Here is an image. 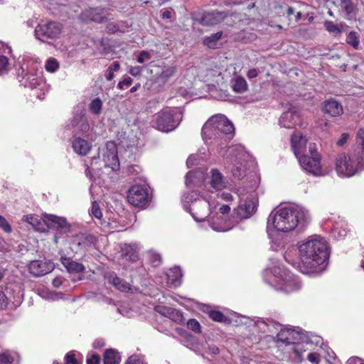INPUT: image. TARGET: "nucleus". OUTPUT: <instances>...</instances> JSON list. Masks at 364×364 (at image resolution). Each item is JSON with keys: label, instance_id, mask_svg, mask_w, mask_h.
<instances>
[{"label": "nucleus", "instance_id": "nucleus-51", "mask_svg": "<svg viewBox=\"0 0 364 364\" xmlns=\"http://www.w3.org/2000/svg\"><path fill=\"white\" fill-rule=\"evenodd\" d=\"M45 68L49 73H55L59 68V63L56 59L50 58L46 63Z\"/></svg>", "mask_w": 364, "mask_h": 364}, {"label": "nucleus", "instance_id": "nucleus-57", "mask_svg": "<svg viewBox=\"0 0 364 364\" xmlns=\"http://www.w3.org/2000/svg\"><path fill=\"white\" fill-rule=\"evenodd\" d=\"M65 362L66 364H80L75 358L73 352H68L65 356Z\"/></svg>", "mask_w": 364, "mask_h": 364}, {"label": "nucleus", "instance_id": "nucleus-55", "mask_svg": "<svg viewBox=\"0 0 364 364\" xmlns=\"http://www.w3.org/2000/svg\"><path fill=\"white\" fill-rule=\"evenodd\" d=\"M187 327L188 329L193 331L195 333L200 332V324L196 319H190L187 322Z\"/></svg>", "mask_w": 364, "mask_h": 364}, {"label": "nucleus", "instance_id": "nucleus-31", "mask_svg": "<svg viewBox=\"0 0 364 364\" xmlns=\"http://www.w3.org/2000/svg\"><path fill=\"white\" fill-rule=\"evenodd\" d=\"M323 111L332 117H337L343 114V109L339 102L329 99L323 102Z\"/></svg>", "mask_w": 364, "mask_h": 364}, {"label": "nucleus", "instance_id": "nucleus-41", "mask_svg": "<svg viewBox=\"0 0 364 364\" xmlns=\"http://www.w3.org/2000/svg\"><path fill=\"white\" fill-rule=\"evenodd\" d=\"M247 83L241 76H236L231 81V87L236 93H243L247 90Z\"/></svg>", "mask_w": 364, "mask_h": 364}, {"label": "nucleus", "instance_id": "nucleus-15", "mask_svg": "<svg viewBox=\"0 0 364 364\" xmlns=\"http://www.w3.org/2000/svg\"><path fill=\"white\" fill-rule=\"evenodd\" d=\"M150 200V191L146 185L135 184L127 191V200L134 207L144 208Z\"/></svg>", "mask_w": 364, "mask_h": 364}, {"label": "nucleus", "instance_id": "nucleus-38", "mask_svg": "<svg viewBox=\"0 0 364 364\" xmlns=\"http://www.w3.org/2000/svg\"><path fill=\"white\" fill-rule=\"evenodd\" d=\"M20 358L18 353L9 350L0 353V364H19Z\"/></svg>", "mask_w": 364, "mask_h": 364}, {"label": "nucleus", "instance_id": "nucleus-5", "mask_svg": "<svg viewBox=\"0 0 364 364\" xmlns=\"http://www.w3.org/2000/svg\"><path fill=\"white\" fill-rule=\"evenodd\" d=\"M335 169L341 178H350L364 170V128L357 132V145L348 153L337 155Z\"/></svg>", "mask_w": 364, "mask_h": 364}, {"label": "nucleus", "instance_id": "nucleus-39", "mask_svg": "<svg viewBox=\"0 0 364 364\" xmlns=\"http://www.w3.org/2000/svg\"><path fill=\"white\" fill-rule=\"evenodd\" d=\"M129 27V24L127 21H119L117 23L110 22L106 26V31L110 34L117 32L124 33Z\"/></svg>", "mask_w": 364, "mask_h": 364}, {"label": "nucleus", "instance_id": "nucleus-35", "mask_svg": "<svg viewBox=\"0 0 364 364\" xmlns=\"http://www.w3.org/2000/svg\"><path fill=\"white\" fill-rule=\"evenodd\" d=\"M26 220L36 231L43 232L47 230V224L46 223V215L43 219L36 215H29L26 216Z\"/></svg>", "mask_w": 364, "mask_h": 364}, {"label": "nucleus", "instance_id": "nucleus-14", "mask_svg": "<svg viewBox=\"0 0 364 364\" xmlns=\"http://www.w3.org/2000/svg\"><path fill=\"white\" fill-rule=\"evenodd\" d=\"M321 338L306 333L301 339L291 345V349L299 362L305 359L306 353L314 350L315 346L321 343Z\"/></svg>", "mask_w": 364, "mask_h": 364}, {"label": "nucleus", "instance_id": "nucleus-53", "mask_svg": "<svg viewBox=\"0 0 364 364\" xmlns=\"http://www.w3.org/2000/svg\"><path fill=\"white\" fill-rule=\"evenodd\" d=\"M90 215L98 220H100L102 217V213L100 210V205L95 201H94L92 204Z\"/></svg>", "mask_w": 364, "mask_h": 364}, {"label": "nucleus", "instance_id": "nucleus-58", "mask_svg": "<svg viewBox=\"0 0 364 364\" xmlns=\"http://www.w3.org/2000/svg\"><path fill=\"white\" fill-rule=\"evenodd\" d=\"M132 82L133 80L130 77H127L118 82L117 88L119 90H124L125 87L130 86L132 84Z\"/></svg>", "mask_w": 364, "mask_h": 364}, {"label": "nucleus", "instance_id": "nucleus-6", "mask_svg": "<svg viewBox=\"0 0 364 364\" xmlns=\"http://www.w3.org/2000/svg\"><path fill=\"white\" fill-rule=\"evenodd\" d=\"M264 280L276 290L289 294L301 288L299 279L277 262H272V267H267L263 274Z\"/></svg>", "mask_w": 364, "mask_h": 364}, {"label": "nucleus", "instance_id": "nucleus-34", "mask_svg": "<svg viewBox=\"0 0 364 364\" xmlns=\"http://www.w3.org/2000/svg\"><path fill=\"white\" fill-rule=\"evenodd\" d=\"M60 261L63 267L70 273H82L85 269L82 264L73 261L70 257L62 256Z\"/></svg>", "mask_w": 364, "mask_h": 364}, {"label": "nucleus", "instance_id": "nucleus-50", "mask_svg": "<svg viewBox=\"0 0 364 364\" xmlns=\"http://www.w3.org/2000/svg\"><path fill=\"white\" fill-rule=\"evenodd\" d=\"M346 42L353 48L358 49L360 41L357 33L355 31H350L346 37Z\"/></svg>", "mask_w": 364, "mask_h": 364}, {"label": "nucleus", "instance_id": "nucleus-9", "mask_svg": "<svg viewBox=\"0 0 364 364\" xmlns=\"http://www.w3.org/2000/svg\"><path fill=\"white\" fill-rule=\"evenodd\" d=\"M118 262L123 269L132 272L131 278L144 276L146 274L143 262L139 259V247L136 244H124L122 247Z\"/></svg>", "mask_w": 364, "mask_h": 364}, {"label": "nucleus", "instance_id": "nucleus-3", "mask_svg": "<svg viewBox=\"0 0 364 364\" xmlns=\"http://www.w3.org/2000/svg\"><path fill=\"white\" fill-rule=\"evenodd\" d=\"M308 210L298 205L279 206L268 216L267 230L279 232H290L295 230H303L309 223Z\"/></svg>", "mask_w": 364, "mask_h": 364}, {"label": "nucleus", "instance_id": "nucleus-8", "mask_svg": "<svg viewBox=\"0 0 364 364\" xmlns=\"http://www.w3.org/2000/svg\"><path fill=\"white\" fill-rule=\"evenodd\" d=\"M91 167L87 166L85 169V175L90 181L93 180V166L96 169H110L112 172H116L119 169V161L117 155V149L114 141H107L102 149V159L93 157L91 159Z\"/></svg>", "mask_w": 364, "mask_h": 364}, {"label": "nucleus", "instance_id": "nucleus-33", "mask_svg": "<svg viewBox=\"0 0 364 364\" xmlns=\"http://www.w3.org/2000/svg\"><path fill=\"white\" fill-rule=\"evenodd\" d=\"M167 284L170 287H178L182 283L183 274L179 267L170 268L166 273Z\"/></svg>", "mask_w": 364, "mask_h": 364}, {"label": "nucleus", "instance_id": "nucleus-54", "mask_svg": "<svg viewBox=\"0 0 364 364\" xmlns=\"http://www.w3.org/2000/svg\"><path fill=\"white\" fill-rule=\"evenodd\" d=\"M305 358L313 364H318L320 363V355L318 352L311 350L306 353Z\"/></svg>", "mask_w": 364, "mask_h": 364}, {"label": "nucleus", "instance_id": "nucleus-60", "mask_svg": "<svg viewBox=\"0 0 364 364\" xmlns=\"http://www.w3.org/2000/svg\"><path fill=\"white\" fill-rule=\"evenodd\" d=\"M142 71V67L140 66H131L128 70L129 73L132 76H138Z\"/></svg>", "mask_w": 364, "mask_h": 364}, {"label": "nucleus", "instance_id": "nucleus-43", "mask_svg": "<svg viewBox=\"0 0 364 364\" xmlns=\"http://www.w3.org/2000/svg\"><path fill=\"white\" fill-rule=\"evenodd\" d=\"M345 26V23H334L331 21H326L324 22V27L326 30L330 33L331 34L336 36L339 35L343 30V26Z\"/></svg>", "mask_w": 364, "mask_h": 364}, {"label": "nucleus", "instance_id": "nucleus-49", "mask_svg": "<svg viewBox=\"0 0 364 364\" xmlns=\"http://www.w3.org/2000/svg\"><path fill=\"white\" fill-rule=\"evenodd\" d=\"M147 257L149 262L154 267H157L161 263V255L153 250L149 251L147 252Z\"/></svg>", "mask_w": 364, "mask_h": 364}, {"label": "nucleus", "instance_id": "nucleus-37", "mask_svg": "<svg viewBox=\"0 0 364 364\" xmlns=\"http://www.w3.org/2000/svg\"><path fill=\"white\" fill-rule=\"evenodd\" d=\"M93 237L92 236H85L84 235H76L72 240V248L79 247V250H86L92 243Z\"/></svg>", "mask_w": 364, "mask_h": 364}, {"label": "nucleus", "instance_id": "nucleus-18", "mask_svg": "<svg viewBox=\"0 0 364 364\" xmlns=\"http://www.w3.org/2000/svg\"><path fill=\"white\" fill-rule=\"evenodd\" d=\"M306 332L301 328H284L280 325L277 334V342H280L287 346H291L296 341L301 339V336Z\"/></svg>", "mask_w": 364, "mask_h": 364}, {"label": "nucleus", "instance_id": "nucleus-22", "mask_svg": "<svg viewBox=\"0 0 364 364\" xmlns=\"http://www.w3.org/2000/svg\"><path fill=\"white\" fill-rule=\"evenodd\" d=\"M291 146L298 160L308 153L307 139L300 133H294L291 136Z\"/></svg>", "mask_w": 364, "mask_h": 364}, {"label": "nucleus", "instance_id": "nucleus-61", "mask_svg": "<svg viewBox=\"0 0 364 364\" xmlns=\"http://www.w3.org/2000/svg\"><path fill=\"white\" fill-rule=\"evenodd\" d=\"M349 138V134L348 133H343L341 137L336 141V144L338 146H343L348 141Z\"/></svg>", "mask_w": 364, "mask_h": 364}, {"label": "nucleus", "instance_id": "nucleus-29", "mask_svg": "<svg viewBox=\"0 0 364 364\" xmlns=\"http://www.w3.org/2000/svg\"><path fill=\"white\" fill-rule=\"evenodd\" d=\"M71 144L74 152L80 156H86L92 146L90 141L75 135L73 136Z\"/></svg>", "mask_w": 364, "mask_h": 364}, {"label": "nucleus", "instance_id": "nucleus-45", "mask_svg": "<svg viewBox=\"0 0 364 364\" xmlns=\"http://www.w3.org/2000/svg\"><path fill=\"white\" fill-rule=\"evenodd\" d=\"M223 32L219 31L206 37L203 41L204 44L210 48H215L217 42L221 38Z\"/></svg>", "mask_w": 364, "mask_h": 364}, {"label": "nucleus", "instance_id": "nucleus-56", "mask_svg": "<svg viewBox=\"0 0 364 364\" xmlns=\"http://www.w3.org/2000/svg\"><path fill=\"white\" fill-rule=\"evenodd\" d=\"M0 228L6 233H10L12 231V228L9 222L1 215H0Z\"/></svg>", "mask_w": 364, "mask_h": 364}, {"label": "nucleus", "instance_id": "nucleus-24", "mask_svg": "<svg viewBox=\"0 0 364 364\" xmlns=\"http://www.w3.org/2000/svg\"><path fill=\"white\" fill-rule=\"evenodd\" d=\"M299 122L300 114L295 107L284 112L279 119L280 126L287 129H293Z\"/></svg>", "mask_w": 364, "mask_h": 364}, {"label": "nucleus", "instance_id": "nucleus-16", "mask_svg": "<svg viewBox=\"0 0 364 364\" xmlns=\"http://www.w3.org/2000/svg\"><path fill=\"white\" fill-rule=\"evenodd\" d=\"M62 31V26L55 21L39 24L35 28L34 33L36 38L42 42H47L49 39L59 37Z\"/></svg>", "mask_w": 364, "mask_h": 364}, {"label": "nucleus", "instance_id": "nucleus-32", "mask_svg": "<svg viewBox=\"0 0 364 364\" xmlns=\"http://www.w3.org/2000/svg\"><path fill=\"white\" fill-rule=\"evenodd\" d=\"M349 231L348 224L342 219L334 221L331 228V235L336 240L343 239Z\"/></svg>", "mask_w": 364, "mask_h": 364}, {"label": "nucleus", "instance_id": "nucleus-23", "mask_svg": "<svg viewBox=\"0 0 364 364\" xmlns=\"http://www.w3.org/2000/svg\"><path fill=\"white\" fill-rule=\"evenodd\" d=\"M46 223L47 230L54 229L60 232H68L70 230V225L66 219L63 217H58L54 215H46Z\"/></svg>", "mask_w": 364, "mask_h": 364}, {"label": "nucleus", "instance_id": "nucleus-13", "mask_svg": "<svg viewBox=\"0 0 364 364\" xmlns=\"http://www.w3.org/2000/svg\"><path fill=\"white\" fill-rule=\"evenodd\" d=\"M182 119V114L178 109H166L159 112L156 117L155 126L164 132L174 130Z\"/></svg>", "mask_w": 364, "mask_h": 364}, {"label": "nucleus", "instance_id": "nucleus-20", "mask_svg": "<svg viewBox=\"0 0 364 364\" xmlns=\"http://www.w3.org/2000/svg\"><path fill=\"white\" fill-rule=\"evenodd\" d=\"M54 269V264L50 260L38 259L31 261L28 264V271L34 277H43Z\"/></svg>", "mask_w": 364, "mask_h": 364}, {"label": "nucleus", "instance_id": "nucleus-21", "mask_svg": "<svg viewBox=\"0 0 364 364\" xmlns=\"http://www.w3.org/2000/svg\"><path fill=\"white\" fill-rule=\"evenodd\" d=\"M252 321L259 331L263 333H275L280 328V323L272 318L255 317Z\"/></svg>", "mask_w": 364, "mask_h": 364}, {"label": "nucleus", "instance_id": "nucleus-44", "mask_svg": "<svg viewBox=\"0 0 364 364\" xmlns=\"http://www.w3.org/2000/svg\"><path fill=\"white\" fill-rule=\"evenodd\" d=\"M341 6L343 12H345L346 14L345 18L348 20L351 19L355 11V6L353 4L352 1L341 0Z\"/></svg>", "mask_w": 364, "mask_h": 364}, {"label": "nucleus", "instance_id": "nucleus-59", "mask_svg": "<svg viewBox=\"0 0 364 364\" xmlns=\"http://www.w3.org/2000/svg\"><path fill=\"white\" fill-rule=\"evenodd\" d=\"M151 59V55L145 50H142L137 56L136 60L139 63H143L145 61Z\"/></svg>", "mask_w": 364, "mask_h": 364}, {"label": "nucleus", "instance_id": "nucleus-36", "mask_svg": "<svg viewBox=\"0 0 364 364\" xmlns=\"http://www.w3.org/2000/svg\"><path fill=\"white\" fill-rule=\"evenodd\" d=\"M270 240L271 249L274 251H279L284 247L285 240L283 237L274 232L272 229L267 230Z\"/></svg>", "mask_w": 364, "mask_h": 364}, {"label": "nucleus", "instance_id": "nucleus-25", "mask_svg": "<svg viewBox=\"0 0 364 364\" xmlns=\"http://www.w3.org/2000/svg\"><path fill=\"white\" fill-rule=\"evenodd\" d=\"M205 171L198 169L189 171L186 176V185L189 188H200L205 181Z\"/></svg>", "mask_w": 364, "mask_h": 364}, {"label": "nucleus", "instance_id": "nucleus-52", "mask_svg": "<svg viewBox=\"0 0 364 364\" xmlns=\"http://www.w3.org/2000/svg\"><path fill=\"white\" fill-rule=\"evenodd\" d=\"M120 69V64L118 61H114L107 69V75H106V79L108 81H111L114 78V73L115 72L119 71Z\"/></svg>", "mask_w": 364, "mask_h": 364}, {"label": "nucleus", "instance_id": "nucleus-42", "mask_svg": "<svg viewBox=\"0 0 364 364\" xmlns=\"http://www.w3.org/2000/svg\"><path fill=\"white\" fill-rule=\"evenodd\" d=\"M157 311L161 315L168 318L171 321H179L182 318V315L179 311L169 307H158Z\"/></svg>", "mask_w": 364, "mask_h": 364}, {"label": "nucleus", "instance_id": "nucleus-40", "mask_svg": "<svg viewBox=\"0 0 364 364\" xmlns=\"http://www.w3.org/2000/svg\"><path fill=\"white\" fill-rule=\"evenodd\" d=\"M121 360L119 353L114 349H107L104 353V364H119Z\"/></svg>", "mask_w": 364, "mask_h": 364}, {"label": "nucleus", "instance_id": "nucleus-11", "mask_svg": "<svg viewBox=\"0 0 364 364\" xmlns=\"http://www.w3.org/2000/svg\"><path fill=\"white\" fill-rule=\"evenodd\" d=\"M16 74L21 85L33 90V95L38 99H43L48 91V85L44 80L41 73H31L27 72L24 67L21 66L17 70Z\"/></svg>", "mask_w": 364, "mask_h": 364}, {"label": "nucleus", "instance_id": "nucleus-62", "mask_svg": "<svg viewBox=\"0 0 364 364\" xmlns=\"http://www.w3.org/2000/svg\"><path fill=\"white\" fill-rule=\"evenodd\" d=\"M346 364H364V360L359 357H350L346 362Z\"/></svg>", "mask_w": 364, "mask_h": 364}, {"label": "nucleus", "instance_id": "nucleus-64", "mask_svg": "<svg viewBox=\"0 0 364 364\" xmlns=\"http://www.w3.org/2000/svg\"><path fill=\"white\" fill-rule=\"evenodd\" d=\"M100 356L97 355H92L90 357L87 358V364H99L100 363Z\"/></svg>", "mask_w": 364, "mask_h": 364}, {"label": "nucleus", "instance_id": "nucleus-4", "mask_svg": "<svg viewBox=\"0 0 364 364\" xmlns=\"http://www.w3.org/2000/svg\"><path fill=\"white\" fill-rule=\"evenodd\" d=\"M235 128L232 123L223 114L211 117L203 125L201 135L207 146L217 147L218 153L225 151L232 139Z\"/></svg>", "mask_w": 364, "mask_h": 364}, {"label": "nucleus", "instance_id": "nucleus-27", "mask_svg": "<svg viewBox=\"0 0 364 364\" xmlns=\"http://www.w3.org/2000/svg\"><path fill=\"white\" fill-rule=\"evenodd\" d=\"M105 278L110 284L120 291L129 292L131 290L130 284L119 278L114 272H105Z\"/></svg>", "mask_w": 364, "mask_h": 364}, {"label": "nucleus", "instance_id": "nucleus-30", "mask_svg": "<svg viewBox=\"0 0 364 364\" xmlns=\"http://www.w3.org/2000/svg\"><path fill=\"white\" fill-rule=\"evenodd\" d=\"M69 126L71 127H76L82 132H86L89 130L90 124L83 110L77 111L74 113Z\"/></svg>", "mask_w": 364, "mask_h": 364}, {"label": "nucleus", "instance_id": "nucleus-63", "mask_svg": "<svg viewBox=\"0 0 364 364\" xmlns=\"http://www.w3.org/2000/svg\"><path fill=\"white\" fill-rule=\"evenodd\" d=\"M7 306V297L5 294L0 291V309L6 308Z\"/></svg>", "mask_w": 364, "mask_h": 364}, {"label": "nucleus", "instance_id": "nucleus-7", "mask_svg": "<svg viewBox=\"0 0 364 364\" xmlns=\"http://www.w3.org/2000/svg\"><path fill=\"white\" fill-rule=\"evenodd\" d=\"M225 161V166L235 179H242L247 172L250 156L244 146L240 144L228 146L222 153H219Z\"/></svg>", "mask_w": 364, "mask_h": 364}, {"label": "nucleus", "instance_id": "nucleus-48", "mask_svg": "<svg viewBox=\"0 0 364 364\" xmlns=\"http://www.w3.org/2000/svg\"><path fill=\"white\" fill-rule=\"evenodd\" d=\"M209 317L214 321L228 323L229 319L220 311L211 310L208 312Z\"/></svg>", "mask_w": 364, "mask_h": 364}, {"label": "nucleus", "instance_id": "nucleus-28", "mask_svg": "<svg viewBox=\"0 0 364 364\" xmlns=\"http://www.w3.org/2000/svg\"><path fill=\"white\" fill-rule=\"evenodd\" d=\"M209 181L211 188L215 191H220L227 187L228 180L221 172L216 168H213L210 171Z\"/></svg>", "mask_w": 364, "mask_h": 364}, {"label": "nucleus", "instance_id": "nucleus-17", "mask_svg": "<svg viewBox=\"0 0 364 364\" xmlns=\"http://www.w3.org/2000/svg\"><path fill=\"white\" fill-rule=\"evenodd\" d=\"M111 8H90L84 11L80 16L82 21L85 22L94 21L96 23H104L107 19H112V15L108 12Z\"/></svg>", "mask_w": 364, "mask_h": 364}, {"label": "nucleus", "instance_id": "nucleus-47", "mask_svg": "<svg viewBox=\"0 0 364 364\" xmlns=\"http://www.w3.org/2000/svg\"><path fill=\"white\" fill-rule=\"evenodd\" d=\"M227 4H233V5H242V10H250L251 9L255 6V2L253 0H245L242 1L241 0H228Z\"/></svg>", "mask_w": 364, "mask_h": 364}, {"label": "nucleus", "instance_id": "nucleus-26", "mask_svg": "<svg viewBox=\"0 0 364 364\" xmlns=\"http://www.w3.org/2000/svg\"><path fill=\"white\" fill-rule=\"evenodd\" d=\"M9 56H11V48L0 41V75L7 73L11 68Z\"/></svg>", "mask_w": 364, "mask_h": 364}, {"label": "nucleus", "instance_id": "nucleus-1", "mask_svg": "<svg viewBox=\"0 0 364 364\" xmlns=\"http://www.w3.org/2000/svg\"><path fill=\"white\" fill-rule=\"evenodd\" d=\"M299 261L291 259L289 252H285L284 258L287 262L297 268L301 273L316 276L326 268L330 255L327 240L318 235L309 236L297 242Z\"/></svg>", "mask_w": 364, "mask_h": 364}, {"label": "nucleus", "instance_id": "nucleus-10", "mask_svg": "<svg viewBox=\"0 0 364 364\" xmlns=\"http://www.w3.org/2000/svg\"><path fill=\"white\" fill-rule=\"evenodd\" d=\"M253 178L249 186L250 191L246 194L239 191L240 204L235 210L237 217L246 219L252 215L257 210V198L255 191L257 188L259 179L256 174L252 176Z\"/></svg>", "mask_w": 364, "mask_h": 364}, {"label": "nucleus", "instance_id": "nucleus-12", "mask_svg": "<svg viewBox=\"0 0 364 364\" xmlns=\"http://www.w3.org/2000/svg\"><path fill=\"white\" fill-rule=\"evenodd\" d=\"M321 155L318 152L316 144L309 143L308 153L301 156L298 160L301 167L306 172L315 176H322L325 172L321 164Z\"/></svg>", "mask_w": 364, "mask_h": 364}, {"label": "nucleus", "instance_id": "nucleus-2", "mask_svg": "<svg viewBox=\"0 0 364 364\" xmlns=\"http://www.w3.org/2000/svg\"><path fill=\"white\" fill-rule=\"evenodd\" d=\"M211 198V196L200 195L198 191L195 190L187 192L182 197L183 208L191 214L196 222L207 223L214 231H228L232 227L229 225L222 216L217 217V221L211 217L206 220L210 213L218 205V203Z\"/></svg>", "mask_w": 364, "mask_h": 364}, {"label": "nucleus", "instance_id": "nucleus-46", "mask_svg": "<svg viewBox=\"0 0 364 364\" xmlns=\"http://www.w3.org/2000/svg\"><path fill=\"white\" fill-rule=\"evenodd\" d=\"M102 108V102L100 97H95L91 100L89 105L90 111L95 115H98L101 113Z\"/></svg>", "mask_w": 364, "mask_h": 364}, {"label": "nucleus", "instance_id": "nucleus-19", "mask_svg": "<svg viewBox=\"0 0 364 364\" xmlns=\"http://www.w3.org/2000/svg\"><path fill=\"white\" fill-rule=\"evenodd\" d=\"M228 14L224 11H212L204 13L202 16H200L197 13L191 14V19L193 24L198 23L203 26H214L220 23Z\"/></svg>", "mask_w": 364, "mask_h": 364}]
</instances>
